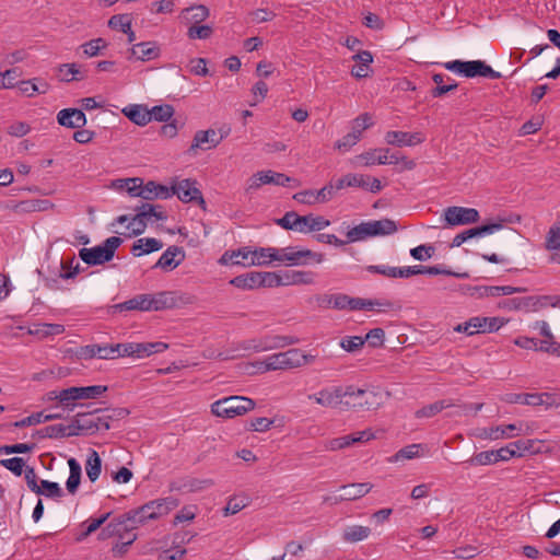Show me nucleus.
<instances>
[{
    "instance_id": "obj_48",
    "label": "nucleus",
    "mask_w": 560,
    "mask_h": 560,
    "mask_svg": "<svg viewBox=\"0 0 560 560\" xmlns=\"http://www.w3.org/2000/svg\"><path fill=\"white\" fill-rule=\"evenodd\" d=\"M147 300V294H139L128 301L116 304L113 307L118 311H148Z\"/></svg>"
},
{
    "instance_id": "obj_27",
    "label": "nucleus",
    "mask_w": 560,
    "mask_h": 560,
    "mask_svg": "<svg viewBox=\"0 0 560 560\" xmlns=\"http://www.w3.org/2000/svg\"><path fill=\"white\" fill-rule=\"evenodd\" d=\"M527 406H544L545 408L559 406L560 396L553 393H525L524 398Z\"/></svg>"
},
{
    "instance_id": "obj_16",
    "label": "nucleus",
    "mask_w": 560,
    "mask_h": 560,
    "mask_svg": "<svg viewBox=\"0 0 560 560\" xmlns=\"http://www.w3.org/2000/svg\"><path fill=\"white\" fill-rule=\"evenodd\" d=\"M161 49L155 42H142L128 50V60L150 61L160 57Z\"/></svg>"
},
{
    "instance_id": "obj_62",
    "label": "nucleus",
    "mask_w": 560,
    "mask_h": 560,
    "mask_svg": "<svg viewBox=\"0 0 560 560\" xmlns=\"http://www.w3.org/2000/svg\"><path fill=\"white\" fill-rule=\"evenodd\" d=\"M213 33V28L210 25H190L187 31V36L190 39H207Z\"/></svg>"
},
{
    "instance_id": "obj_50",
    "label": "nucleus",
    "mask_w": 560,
    "mask_h": 560,
    "mask_svg": "<svg viewBox=\"0 0 560 560\" xmlns=\"http://www.w3.org/2000/svg\"><path fill=\"white\" fill-rule=\"evenodd\" d=\"M372 237L369 222H362L347 232V243H354Z\"/></svg>"
},
{
    "instance_id": "obj_54",
    "label": "nucleus",
    "mask_w": 560,
    "mask_h": 560,
    "mask_svg": "<svg viewBox=\"0 0 560 560\" xmlns=\"http://www.w3.org/2000/svg\"><path fill=\"white\" fill-rule=\"evenodd\" d=\"M161 206H153L151 203H142L140 207H137L136 210L140 213L145 214V221L148 222L152 218L156 221H164L167 219V215L164 211L161 210Z\"/></svg>"
},
{
    "instance_id": "obj_9",
    "label": "nucleus",
    "mask_w": 560,
    "mask_h": 560,
    "mask_svg": "<svg viewBox=\"0 0 560 560\" xmlns=\"http://www.w3.org/2000/svg\"><path fill=\"white\" fill-rule=\"evenodd\" d=\"M506 320L502 317H481L475 316L466 320L465 323L458 324L454 327L457 332L466 334L467 336H474L476 334H487L499 330Z\"/></svg>"
},
{
    "instance_id": "obj_58",
    "label": "nucleus",
    "mask_w": 560,
    "mask_h": 560,
    "mask_svg": "<svg viewBox=\"0 0 560 560\" xmlns=\"http://www.w3.org/2000/svg\"><path fill=\"white\" fill-rule=\"evenodd\" d=\"M343 189V187H339V178L336 182H329L323 188L316 191V195L319 198V203H326L330 201L338 190Z\"/></svg>"
},
{
    "instance_id": "obj_61",
    "label": "nucleus",
    "mask_w": 560,
    "mask_h": 560,
    "mask_svg": "<svg viewBox=\"0 0 560 560\" xmlns=\"http://www.w3.org/2000/svg\"><path fill=\"white\" fill-rule=\"evenodd\" d=\"M300 215L294 211L287 212L282 218L276 220V224L284 230L298 231L300 229Z\"/></svg>"
},
{
    "instance_id": "obj_31",
    "label": "nucleus",
    "mask_w": 560,
    "mask_h": 560,
    "mask_svg": "<svg viewBox=\"0 0 560 560\" xmlns=\"http://www.w3.org/2000/svg\"><path fill=\"white\" fill-rule=\"evenodd\" d=\"M372 488L373 485L370 482H359L345 485L340 487V491L345 501H353L368 494Z\"/></svg>"
},
{
    "instance_id": "obj_7",
    "label": "nucleus",
    "mask_w": 560,
    "mask_h": 560,
    "mask_svg": "<svg viewBox=\"0 0 560 560\" xmlns=\"http://www.w3.org/2000/svg\"><path fill=\"white\" fill-rule=\"evenodd\" d=\"M278 261L287 266H305L311 262L320 264L324 261V255L307 248L289 246L278 248Z\"/></svg>"
},
{
    "instance_id": "obj_60",
    "label": "nucleus",
    "mask_w": 560,
    "mask_h": 560,
    "mask_svg": "<svg viewBox=\"0 0 560 560\" xmlns=\"http://www.w3.org/2000/svg\"><path fill=\"white\" fill-rule=\"evenodd\" d=\"M37 79L25 80V81H21L20 83H18V86H19V90L21 91V93L28 97L33 96L35 93L45 94L48 91V84L43 83V89H39L38 85L34 82Z\"/></svg>"
},
{
    "instance_id": "obj_4",
    "label": "nucleus",
    "mask_w": 560,
    "mask_h": 560,
    "mask_svg": "<svg viewBox=\"0 0 560 560\" xmlns=\"http://www.w3.org/2000/svg\"><path fill=\"white\" fill-rule=\"evenodd\" d=\"M122 240L118 236H110L102 245L91 248L83 247L79 250V257L90 266L103 265L110 261L115 250L120 246Z\"/></svg>"
},
{
    "instance_id": "obj_12",
    "label": "nucleus",
    "mask_w": 560,
    "mask_h": 560,
    "mask_svg": "<svg viewBox=\"0 0 560 560\" xmlns=\"http://www.w3.org/2000/svg\"><path fill=\"white\" fill-rule=\"evenodd\" d=\"M479 219V212L474 208L453 206L444 210V220L451 226L476 223Z\"/></svg>"
},
{
    "instance_id": "obj_22",
    "label": "nucleus",
    "mask_w": 560,
    "mask_h": 560,
    "mask_svg": "<svg viewBox=\"0 0 560 560\" xmlns=\"http://www.w3.org/2000/svg\"><path fill=\"white\" fill-rule=\"evenodd\" d=\"M130 358L144 359L153 353H160L168 348V345L162 341L155 342H130Z\"/></svg>"
},
{
    "instance_id": "obj_1",
    "label": "nucleus",
    "mask_w": 560,
    "mask_h": 560,
    "mask_svg": "<svg viewBox=\"0 0 560 560\" xmlns=\"http://www.w3.org/2000/svg\"><path fill=\"white\" fill-rule=\"evenodd\" d=\"M351 387H325L318 394L310 396L325 407H339L353 409H375L384 402L388 393H382L380 387H358L357 390H348Z\"/></svg>"
},
{
    "instance_id": "obj_36",
    "label": "nucleus",
    "mask_w": 560,
    "mask_h": 560,
    "mask_svg": "<svg viewBox=\"0 0 560 560\" xmlns=\"http://www.w3.org/2000/svg\"><path fill=\"white\" fill-rule=\"evenodd\" d=\"M163 247V243L160 240L148 237L140 238L133 243L131 252L135 256H141L143 254H150L152 252L160 250Z\"/></svg>"
},
{
    "instance_id": "obj_32",
    "label": "nucleus",
    "mask_w": 560,
    "mask_h": 560,
    "mask_svg": "<svg viewBox=\"0 0 560 560\" xmlns=\"http://www.w3.org/2000/svg\"><path fill=\"white\" fill-rule=\"evenodd\" d=\"M250 254L249 247H242L237 250H226L219 259L221 265H243L247 266Z\"/></svg>"
},
{
    "instance_id": "obj_45",
    "label": "nucleus",
    "mask_w": 560,
    "mask_h": 560,
    "mask_svg": "<svg viewBox=\"0 0 560 560\" xmlns=\"http://www.w3.org/2000/svg\"><path fill=\"white\" fill-rule=\"evenodd\" d=\"M102 470V460L96 451H92L85 463L86 476L91 482L97 480Z\"/></svg>"
},
{
    "instance_id": "obj_26",
    "label": "nucleus",
    "mask_w": 560,
    "mask_h": 560,
    "mask_svg": "<svg viewBox=\"0 0 560 560\" xmlns=\"http://www.w3.org/2000/svg\"><path fill=\"white\" fill-rule=\"evenodd\" d=\"M288 370L304 366L314 362L315 357L304 353L301 349L293 348L288 351L281 352Z\"/></svg>"
},
{
    "instance_id": "obj_33",
    "label": "nucleus",
    "mask_w": 560,
    "mask_h": 560,
    "mask_svg": "<svg viewBox=\"0 0 560 560\" xmlns=\"http://www.w3.org/2000/svg\"><path fill=\"white\" fill-rule=\"evenodd\" d=\"M186 24L196 25L208 19L210 12L209 9L203 4L192 5L186 8L182 12Z\"/></svg>"
},
{
    "instance_id": "obj_2",
    "label": "nucleus",
    "mask_w": 560,
    "mask_h": 560,
    "mask_svg": "<svg viewBox=\"0 0 560 560\" xmlns=\"http://www.w3.org/2000/svg\"><path fill=\"white\" fill-rule=\"evenodd\" d=\"M179 505V500L173 497H166L149 501L142 506L131 510L115 522H110L102 530V536L107 537L113 534H117L121 528L128 529L127 522L130 523V527L135 528L138 525L144 524L150 520H155L162 515L167 514Z\"/></svg>"
},
{
    "instance_id": "obj_59",
    "label": "nucleus",
    "mask_w": 560,
    "mask_h": 560,
    "mask_svg": "<svg viewBox=\"0 0 560 560\" xmlns=\"http://www.w3.org/2000/svg\"><path fill=\"white\" fill-rule=\"evenodd\" d=\"M237 370L242 374L257 375L266 373L264 360L253 362H241L237 364Z\"/></svg>"
},
{
    "instance_id": "obj_57",
    "label": "nucleus",
    "mask_w": 560,
    "mask_h": 560,
    "mask_svg": "<svg viewBox=\"0 0 560 560\" xmlns=\"http://www.w3.org/2000/svg\"><path fill=\"white\" fill-rule=\"evenodd\" d=\"M373 125L371 114L363 113L352 120L351 132L357 135L361 139L362 132Z\"/></svg>"
},
{
    "instance_id": "obj_53",
    "label": "nucleus",
    "mask_w": 560,
    "mask_h": 560,
    "mask_svg": "<svg viewBox=\"0 0 560 560\" xmlns=\"http://www.w3.org/2000/svg\"><path fill=\"white\" fill-rule=\"evenodd\" d=\"M58 71L62 74L61 81L70 82V81H80L84 79V75L81 73L80 67L77 63H63L60 65Z\"/></svg>"
},
{
    "instance_id": "obj_13",
    "label": "nucleus",
    "mask_w": 560,
    "mask_h": 560,
    "mask_svg": "<svg viewBox=\"0 0 560 560\" xmlns=\"http://www.w3.org/2000/svg\"><path fill=\"white\" fill-rule=\"evenodd\" d=\"M148 311H162L175 307L178 302H190L189 296H176L174 292L162 291L155 294H147Z\"/></svg>"
},
{
    "instance_id": "obj_63",
    "label": "nucleus",
    "mask_w": 560,
    "mask_h": 560,
    "mask_svg": "<svg viewBox=\"0 0 560 560\" xmlns=\"http://www.w3.org/2000/svg\"><path fill=\"white\" fill-rule=\"evenodd\" d=\"M260 287H279L283 285V277L276 272L270 271H258Z\"/></svg>"
},
{
    "instance_id": "obj_47",
    "label": "nucleus",
    "mask_w": 560,
    "mask_h": 560,
    "mask_svg": "<svg viewBox=\"0 0 560 560\" xmlns=\"http://www.w3.org/2000/svg\"><path fill=\"white\" fill-rule=\"evenodd\" d=\"M433 82L436 84V86L431 91V94L433 97H441L444 94H446L450 91H453L457 88V83L447 77V84L444 82V75L436 73L432 77Z\"/></svg>"
},
{
    "instance_id": "obj_28",
    "label": "nucleus",
    "mask_w": 560,
    "mask_h": 560,
    "mask_svg": "<svg viewBox=\"0 0 560 560\" xmlns=\"http://www.w3.org/2000/svg\"><path fill=\"white\" fill-rule=\"evenodd\" d=\"M352 59L357 65L351 69V74L357 79L369 77L370 65L373 62L372 54L369 50H362L353 55Z\"/></svg>"
},
{
    "instance_id": "obj_56",
    "label": "nucleus",
    "mask_w": 560,
    "mask_h": 560,
    "mask_svg": "<svg viewBox=\"0 0 560 560\" xmlns=\"http://www.w3.org/2000/svg\"><path fill=\"white\" fill-rule=\"evenodd\" d=\"M368 176L362 174H347L339 178V187H360L365 189Z\"/></svg>"
},
{
    "instance_id": "obj_24",
    "label": "nucleus",
    "mask_w": 560,
    "mask_h": 560,
    "mask_svg": "<svg viewBox=\"0 0 560 560\" xmlns=\"http://www.w3.org/2000/svg\"><path fill=\"white\" fill-rule=\"evenodd\" d=\"M57 120L59 125L73 129L82 128L86 124L85 114L77 108L61 109L57 115Z\"/></svg>"
},
{
    "instance_id": "obj_29",
    "label": "nucleus",
    "mask_w": 560,
    "mask_h": 560,
    "mask_svg": "<svg viewBox=\"0 0 560 560\" xmlns=\"http://www.w3.org/2000/svg\"><path fill=\"white\" fill-rule=\"evenodd\" d=\"M300 233L320 231L330 224V221L322 215H300Z\"/></svg>"
},
{
    "instance_id": "obj_10",
    "label": "nucleus",
    "mask_w": 560,
    "mask_h": 560,
    "mask_svg": "<svg viewBox=\"0 0 560 560\" xmlns=\"http://www.w3.org/2000/svg\"><path fill=\"white\" fill-rule=\"evenodd\" d=\"M108 387H67L59 394L51 392V398L58 399L65 407L70 410L75 407L74 404H70L73 400L79 399H94L101 397Z\"/></svg>"
},
{
    "instance_id": "obj_44",
    "label": "nucleus",
    "mask_w": 560,
    "mask_h": 560,
    "mask_svg": "<svg viewBox=\"0 0 560 560\" xmlns=\"http://www.w3.org/2000/svg\"><path fill=\"white\" fill-rule=\"evenodd\" d=\"M375 438L374 433L372 432V430L368 429V430H363V431H359V432H354V433H351V434H348V435H343V436H340V443H341V448H346V447H349L355 443H364V442H368V441H371Z\"/></svg>"
},
{
    "instance_id": "obj_42",
    "label": "nucleus",
    "mask_w": 560,
    "mask_h": 560,
    "mask_svg": "<svg viewBox=\"0 0 560 560\" xmlns=\"http://www.w3.org/2000/svg\"><path fill=\"white\" fill-rule=\"evenodd\" d=\"M372 236L389 235L397 231L396 222L390 219L370 221Z\"/></svg>"
},
{
    "instance_id": "obj_11",
    "label": "nucleus",
    "mask_w": 560,
    "mask_h": 560,
    "mask_svg": "<svg viewBox=\"0 0 560 560\" xmlns=\"http://www.w3.org/2000/svg\"><path fill=\"white\" fill-rule=\"evenodd\" d=\"M132 184V187H128V194L132 197H141L147 200H152L158 198L156 192V184L154 182H148L144 186L142 185V179L138 177L126 178V179H116L113 183L115 188H121L122 186H129Z\"/></svg>"
},
{
    "instance_id": "obj_20",
    "label": "nucleus",
    "mask_w": 560,
    "mask_h": 560,
    "mask_svg": "<svg viewBox=\"0 0 560 560\" xmlns=\"http://www.w3.org/2000/svg\"><path fill=\"white\" fill-rule=\"evenodd\" d=\"M514 343L523 349L545 351L560 357V343L555 340H539L529 337H518Z\"/></svg>"
},
{
    "instance_id": "obj_3",
    "label": "nucleus",
    "mask_w": 560,
    "mask_h": 560,
    "mask_svg": "<svg viewBox=\"0 0 560 560\" xmlns=\"http://www.w3.org/2000/svg\"><path fill=\"white\" fill-rule=\"evenodd\" d=\"M548 306L560 307V295H529L505 299L499 307L508 311L538 312Z\"/></svg>"
},
{
    "instance_id": "obj_23",
    "label": "nucleus",
    "mask_w": 560,
    "mask_h": 560,
    "mask_svg": "<svg viewBox=\"0 0 560 560\" xmlns=\"http://www.w3.org/2000/svg\"><path fill=\"white\" fill-rule=\"evenodd\" d=\"M185 257L184 250L178 246H170L153 266V268H161L171 271L180 265Z\"/></svg>"
},
{
    "instance_id": "obj_6",
    "label": "nucleus",
    "mask_w": 560,
    "mask_h": 560,
    "mask_svg": "<svg viewBox=\"0 0 560 560\" xmlns=\"http://www.w3.org/2000/svg\"><path fill=\"white\" fill-rule=\"evenodd\" d=\"M443 66L445 69L462 74L466 78L483 77L497 80L502 77L500 72L493 70L482 60H453L445 62Z\"/></svg>"
},
{
    "instance_id": "obj_55",
    "label": "nucleus",
    "mask_w": 560,
    "mask_h": 560,
    "mask_svg": "<svg viewBox=\"0 0 560 560\" xmlns=\"http://www.w3.org/2000/svg\"><path fill=\"white\" fill-rule=\"evenodd\" d=\"M151 120L165 121L167 122L174 115V107L168 104L156 105L149 109Z\"/></svg>"
},
{
    "instance_id": "obj_51",
    "label": "nucleus",
    "mask_w": 560,
    "mask_h": 560,
    "mask_svg": "<svg viewBox=\"0 0 560 560\" xmlns=\"http://www.w3.org/2000/svg\"><path fill=\"white\" fill-rule=\"evenodd\" d=\"M107 46L108 43L104 38L98 37L82 44L81 49L85 57L91 58L100 55L103 49L107 48Z\"/></svg>"
},
{
    "instance_id": "obj_38",
    "label": "nucleus",
    "mask_w": 560,
    "mask_h": 560,
    "mask_svg": "<svg viewBox=\"0 0 560 560\" xmlns=\"http://www.w3.org/2000/svg\"><path fill=\"white\" fill-rule=\"evenodd\" d=\"M39 438H49V439H58L65 436H74L78 435L77 431H68L67 425L65 424H52L45 427L36 432Z\"/></svg>"
},
{
    "instance_id": "obj_34",
    "label": "nucleus",
    "mask_w": 560,
    "mask_h": 560,
    "mask_svg": "<svg viewBox=\"0 0 560 560\" xmlns=\"http://www.w3.org/2000/svg\"><path fill=\"white\" fill-rule=\"evenodd\" d=\"M454 406H456V402L453 399H441L417 410L415 416L417 418H431L441 412L442 410Z\"/></svg>"
},
{
    "instance_id": "obj_19",
    "label": "nucleus",
    "mask_w": 560,
    "mask_h": 560,
    "mask_svg": "<svg viewBox=\"0 0 560 560\" xmlns=\"http://www.w3.org/2000/svg\"><path fill=\"white\" fill-rule=\"evenodd\" d=\"M502 222H503V220H501L498 223L483 224V225H480V226H477V228H472V229L466 230V231H464L462 233H458L453 238L451 246L452 247H458L463 243H465L466 241H468V240H470L472 237L483 236V235H487V234H492L493 232L499 231L500 229L503 228Z\"/></svg>"
},
{
    "instance_id": "obj_40",
    "label": "nucleus",
    "mask_w": 560,
    "mask_h": 560,
    "mask_svg": "<svg viewBox=\"0 0 560 560\" xmlns=\"http://www.w3.org/2000/svg\"><path fill=\"white\" fill-rule=\"evenodd\" d=\"M282 277L283 285L311 284L314 282V273L311 271L294 270L285 272Z\"/></svg>"
},
{
    "instance_id": "obj_49",
    "label": "nucleus",
    "mask_w": 560,
    "mask_h": 560,
    "mask_svg": "<svg viewBox=\"0 0 560 560\" xmlns=\"http://www.w3.org/2000/svg\"><path fill=\"white\" fill-rule=\"evenodd\" d=\"M261 175H262L261 182L265 183V185L272 184L276 186L285 187V186H289L291 182H295V179L287 176L285 174L278 173V172H275L271 170L261 171Z\"/></svg>"
},
{
    "instance_id": "obj_21",
    "label": "nucleus",
    "mask_w": 560,
    "mask_h": 560,
    "mask_svg": "<svg viewBox=\"0 0 560 560\" xmlns=\"http://www.w3.org/2000/svg\"><path fill=\"white\" fill-rule=\"evenodd\" d=\"M385 140L388 144L397 147H413L424 141L420 132L387 131Z\"/></svg>"
},
{
    "instance_id": "obj_64",
    "label": "nucleus",
    "mask_w": 560,
    "mask_h": 560,
    "mask_svg": "<svg viewBox=\"0 0 560 560\" xmlns=\"http://www.w3.org/2000/svg\"><path fill=\"white\" fill-rule=\"evenodd\" d=\"M546 248L548 250H560V223L549 229L546 236Z\"/></svg>"
},
{
    "instance_id": "obj_35",
    "label": "nucleus",
    "mask_w": 560,
    "mask_h": 560,
    "mask_svg": "<svg viewBox=\"0 0 560 560\" xmlns=\"http://www.w3.org/2000/svg\"><path fill=\"white\" fill-rule=\"evenodd\" d=\"M245 352H258L256 338L240 342L232 350L219 353L221 360H231L244 355Z\"/></svg>"
},
{
    "instance_id": "obj_8",
    "label": "nucleus",
    "mask_w": 560,
    "mask_h": 560,
    "mask_svg": "<svg viewBox=\"0 0 560 560\" xmlns=\"http://www.w3.org/2000/svg\"><path fill=\"white\" fill-rule=\"evenodd\" d=\"M375 306L380 307L378 311L385 312L393 308L394 304L387 300H366L361 298H351L342 293L334 294L332 308L336 310H373Z\"/></svg>"
},
{
    "instance_id": "obj_17",
    "label": "nucleus",
    "mask_w": 560,
    "mask_h": 560,
    "mask_svg": "<svg viewBox=\"0 0 560 560\" xmlns=\"http://www.w3.org/2000/svg\"><path fill=\"white\" fill-rule=\"evenodd\" d=\"M222 141V136H217L215 129L199 130L195 133L188 149L189 153H196L197 149L209 150L217 148Z\"/></svg>"
},
{
    "instance_id": "obj_52",
    "label": "nucleus",
    "mask_w": 560,
    "mask_h": 560,
    "mask_svg": "<svg viewBox=\"0 0 560 560\" xmlns=\"http://www.w3.org/2000/svg\"><path fill=\"white\" fill-rule=\"evenodd\" d=\"M69 374V369L67 368H57L52 370L43 371L40 373L34 374L33 381L35 382H56Z\"/></svg>"
},
{
    "instance_id": "obj_14",
    "label": "nucleus",
    "mask_w": 560,
    "mask_h": 560,
    "mask_svg": "<svg viewBox=\"0 0 560 560\" xmlns=\"http://www.w3.org/2000/svg\"><path fill=\"white\" fill-rule=\"evenodd\" d=\"M518 435H521V429L514 423L490 428H480L476 431V436L478 439L489 441L513 439Z\"/></svg>"
},
{
    "instance_id": "obj_30",
    "label": "nucleus",
    "mask_w": 560,
    "mask_h": 560,
    "mask_svg": "<svg viewBox=\"0 0 560 560\" xmlns=\"http://www.w3.org/2000/svg\"><path fill=\"white\" fill-rule=\"evenodd\" d=\"M122 114L138 126H145L151 121L149 109L145 105H128L122 108Z\"/></svg>"
},
{
    "instance_id": "obj_15",
    "label": "nucleus",
    "mask_w": 560,
    "mask_h": 560,
    "mask_svg": "<svg viewBox=\"0 0 560 560\" xmlns=\"http://www.w3.org/2000/svg\"><path fill=\"white\" fill-rule=\"evenodd\" d=\"M172 194L176 195L183 202L196 201L205 205L201 191L196 187V180L183 179L172 186Z\"/></svg>"
},
{
    "instance_id": "obj_37",
    "label": "nucleus",
    "mask_w": 560,
    "mask_h": 560,
    "mask_svg": "<svg viewBox=\"0 0 560 560\" xmlns=\"http://www.w3.org/2000/svg\"><path fill=\"white\" fill-rule=\"evenodd\" d=\"M70 474L66 482V488L69 493L74 494L78 491V488L81 482V465L77 462L75 458H70L68 460Z\"/></svg>"
},
{
    "instance_id": "obj_5",
    "label": "nucleus",
    "mask_w": 560,
    "mask_h": 560,
    "mask_svg": "<svg viewBox=\"0 0 560 560\" xmlns=\"http://www.w3.org/2000/svg\"><path fill=\"white\" fill-rule=\"evenodd\" d=\"M255 407V402L244 396H230L214 401L211 412L217 417L234 418L242 416Z\"/></svg>"
},
{
    "instance_id": "obj_41",
    "label": "nucleus",
    "mask_w": 560,
    "mask_h": 560,
    "mask_svg": "<svg viewBox=\"0 0 560 560\" xmlns=\"http://www.w3.org/2000/svg\"><path fill=\"white\" fill-rule=\"evenodd\" d=\"M230 283L236 288L252 290L255 288H260L259 284V273L258 271H253L246 275H241L233 278Z\"/></svg>"
},
{
    "instance_id": "obj_18",
    "label": "nucleus",
    "mask_w": 560,
    "mask_h": 560,
    "mask_svg": "<svg viewBox=\"0 0 560 560\" xmlns=\"http://www.w3.org/2000/svg\"><path fill=\"white\" fill-rule=\"evenodd\" d=\"M300 339L293 336L275 335L256 338L258 352L280 349L287 346L298 345Z\"/></svg>"
},
{
    "instance_id": "obj_43",
    "label": "nucleus",
    "mask_w": 560,
    "mask_h": 560,
    "mask_svg": "<svg viewBox=\"0 0 560 560\" xmlns=\"http://www.w3.org/2000/svg\"><path fill=\"white\" fill-rule=\"evenodd\" d=\"M65 331V326L60 324H35L32 328L28 329L30 335H36L42 338L52 336V335H60Z\"/></svg>"
},
{
    "instance_id": "obj_25",
    "label": "nucleus",
    "mask_w": 560,
    "mask_h": 560,
    "mask_svg": "<svg viewBox=\"0 0 560 560\" xmlns=\"http://www.w3.org/2000/svg\"><path fill=\"white\" fill-rule=\"evenodd\" d=\"M248 259L247 266H265L272 261H278V248L259 247L250 249Z\"/></svg>"
},
{
    "instance_id": "obj_46",
    "label": "nucleus",
    "mask_w": 560,
    "mask_h": 560,
    "mask_svg": "<svg viewBox=\"0 0 560 560\" xmlns=\"http://www.w3.org/2000/svg\"><path fill=\"white\" fill-rule=\"evenodd\" d=\"M423 448L422 444H410L400 448L397 453L388 458L389 463H398L406 459H413L420 457V450Z\"/></svg>"
},
{
    "instance_id": "obj_39",
    "label": "nucleus",
    "mask_w": 560,
    "mask_h": 560,
    "mask_svg": "<svg viewBox=\"0 0 560 560\" xmlns=\"http://www.w3.org/2000/svg\"><path fill=\"white\" fill-rule=\"evenodd\" d=\"M371 534V528L362 525H352L343 530L342 538L347 542H359L366 539Z\"/></svg>"
}]
</instances>
